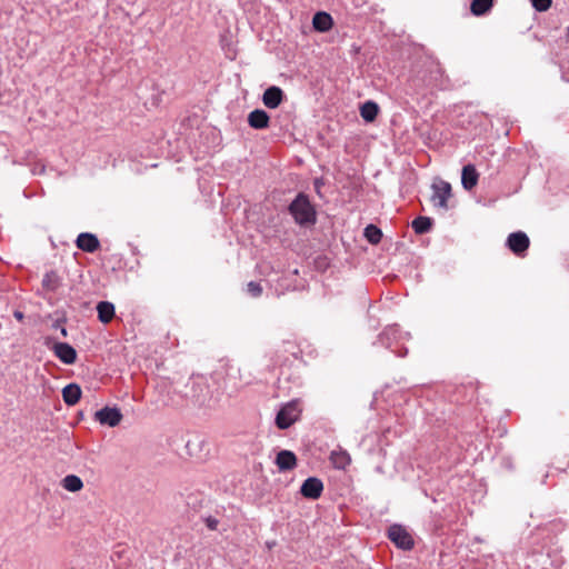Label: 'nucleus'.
<instances>
[{"label":"nucleus","mask_w":569,"mask_h":569,"mask_svg":"<svg viewBox=\"0 0 569 569\" xmlns=\"http://www.w3.org/2000/svg\"><path fill=\"white\" fill-rule=\"evenodd\" d=\"M289 213L295 222L306 227L315 224L317 221V212L311 204L309 197L305 192H299L288 207Z\"/></svg>","instance_id":"f257e3e1"},{"label":"nucleus","mask_w":569,"mask_h":569,"mask_svg":"<svg viewBox=\"0 0 569 569\" xmlns=\"http://www.w3.org/2000/svg\"><path fill=\"white\" fill-rule=\"evenodd\" d=\"M183 397L194 406L204 407L210 406V390L209 386L202 378H191L181 391Z\"/></svg>","instance_id":"f03ea898"},{"label":"nucleus","mask_w":569,"mask_h":569,"mask_svg":"<svg viewBox=\"0 0 569 569\" xmlns=\"http://www.w3.org/2000/svg\"><path fill=\"white\" fill-rule=\"evenodd\" d=\"M301 408L299 400L295 399L284 403L276 416V426L286 430L290 428L300 417Z\"/></svg>","instance_id":"7ed1b4c3"},{"label":"nucleus","mask_w":569,"mask_h":569,"mask_svg":"<svg viewBox=\"0 0 569 569\" xmlns=\"http://www.w3.org/2000/svg\"><path fill=\"white\" fill-rule=\"evenodd\" d=\"M388 538L396 545L397 548L408 551L415 546L412 536L401 525H391L388 528Z\"/></svg>","instance_id":"20e7f679"},{"label":"nucleus","mask_w":569,"mask_h":569,"mask_svg":"<svg viewBox=\"0 0 569 569\" xmlns=\"http://www.w3.org/2000/svg\"><path fill=\"white\" fill-rule=\"evenodd\" d=\"M431 201L435 207L448 210V199L452 196L451 184L447 181L439 180L433 182Z\"/></svg>","instance_id":"39448f33"},{"label":"nucleus","mask_w":569,"mask_h":569,"mask_svg":"<svg viewBox=\"0 0 569 569\" xmlns=\"http://www.w3.org/2000/svg\"><path fill=\"white\" fill-rule=\"evenodd\" d=\"M530 244L529 237L522 231H516L508 236L506 246L518 257H523Z\"/></svg>","instance_id":"423d86ee"},{"label":"nucleus","mask_w":569,"mask_h":569,"mask_svg":"<svg viewBox=\"0 0 569 569\" xmlns=\"http://www.w3.org/2000/svg\"><path fill=\"white\" fill-rule=\"evenodd\" d=\"M94 419L102 426L116 427L122 419V413L117 407H103L94 412Z\"/></svg>","instance_id":"0eeeda50"},{"label":"nucleus","mask_w":569,"mask_h":569,"mask_svg":"<svg viewBox=\"0 0 569 569\" xmlns=\"http://www.w3.org/2000/svg\"><path fill=\"white\" fill-rule=\"evenodd\" d=\"M322 491H323V483L317 477L307 478L300 487V493L305 498L312 499V500L318 499L321 496Z\"/></svg>","instance_id":"6e6552de"},{"label":"nucleus","mask_w":569,"mask_h":569,"mask_svg":"<svg viewBox=\"0 0 569 569\" xmlns=\"http://www.w3.org/2000/svg\"><path fill=\"white\" fill-rule=\"evenodd\" d=\"M52 351L64 365H73L77 360L76 349L67 342H56L52 346Z\"/></svg>","instance_id":"1a4fd4ad"},{"label":"nucleus","mask_w":569,"mask_h":569,"mask_svg":"<svg viewBox=\"0 0 569 569\" xmlns=\"http://www.w3.org/2000/svg\"><path fill=\"white\" fill-rule=\"evenodd\" d=\"M284 92L280 87L270 86L262 94V102L269 109L278 108L284 100Z\"/></svg>","instance_id":"9d476101"},{"label":"nucleus","mask_w":569,"mask_h":569,"mask_svg":"<svg viewBox=\"0 0 569 569\" xmlns=\"http://www.w3.org/2000/svg\"><path fill=\"white\" fill-rule=\"evenodd\" d=\"M76 246L88 253H93L100 248L98 237L90 232H81L76 239Z\"/></svg>","instance_id":"9b49d317"},{"label":"nucleus","mask_w":569,"mask_h":569,"mask_svg":"<svg viewBox=\"0 0 569 569\" xmlns=\"http://www.w3.org/2000/svg\"><path fill=\"white\" fill-rule=\"evenodd\" d=\"M248 124L256 130L269 128L270 117L263 109H254L248 114Z\"/></svg>","instance_id":"f8f14e48"},{"label":"nucleus","mask_w":569,"mask_h":569,"mask_svg":"<svg viewBox=\"0 0 569 569\" xmlns=\"http://www.w3.org/2000/svg\"><path fill=\"white\" fill-rule=\"evenodd\" d=\"M276 465L280 471H290L297 466V457L290 450H281L277 453Z\"/></svg>","instance_id":"ddd939ff"},{"label":"nucleus","mask_w":569,"mask_h":569,"mask_svg":"<svg viewBox=\"0 0 569 569\" xmlns=\"http://www.w3.org/2000/svg\"><path fill=\"white\" fill-rule=\"evenodd\" d=\"M478 179L479 173L473 164L469 163L463 166L461 171V184L466 190H472L477 186Z\"/></svg>","instance_id":"4468645a"},{"label":"nucleus","mask_w":569,"mask_h":569,"mask_svg":"<svg viewBox=\"0 0 569 569\" xmlns=\"http://www.w3.org/2000/svg\"><path fill=\"white\" fill-rule=\"evenodd\" d=\"M333 26L332 17L326 11H318L312 18V27L318 32H327Z\"/></svg>","instance_id":"2eb2a0df"},{"label":"nucleus","mask_w":569,"mask_h":569,"mask_svg":"<svg viewBox=\"0 0 569 569\" xmlns=\"http://www.w3.org/2000/svg\"><path fill=\"white\" fill-rule=\"evenodd\" d=\"M402 338V333L399 330L397 325H392L387 327L383 332H381L378 337V341L381 346L386 348H390L393 341H398Z\"/></svg>","instance_id":"dca6fc26"},{"label":"nucleus","mask_w":569,"mask_h":569,"mask_svg":"<svg viewBox=\"0 0 569 569\" xmlns=\"http://www.w3.org/2000/svg\"><path fill=\"white\" fill-rule=\"evenodd\" d=\"M82 395L81 388L77 383H69L62 389V399L66 405L74 406Z\"/></svg>","instance_id":"f3484780"},{"label":"nucleus","mask_w":569,"mask_h":569,"mask_svg":"<svg viewBox=\"0 0 569 569\" xmlns=\"http://www.w3.org/2000/svg\"><path fill=\"white\" fill-rule=\"evenodd\" d=\"M98 319L102 323H109L116 313V308L112 302L109 301H100L97 305Z\"/></svg>","instance_id":"a211bd4d"},{"label":"nucleus","mask_w":569,"mask_h":569,"mask_svg":"<svg viewBox=\"0 0 569 569\" xmlns=\"http://www.w3.org/2000/svg\"><path fill=\"white\" fill-rule=\"evenodd\" d=\"M42 288L49 292H56L62 284L61 277L53 270L44 273L42 281Z\"/></svg>","instance_id":"6ab92c4d"},{"label":"nucleus","mask_w":569,"mask_h":569,"mask_svg":"<svg viewBox=\"0 0 569 569\" xmlns=\"http://www.w3.org/2000/svg\"><path fill=\"white\" fill-rule=\"evenodd\" d=\"M379 112V107L375 101H366L360 107V116L367 122H372Z\"/></svg>","instance_id":"aec40b11"},{"label":"nucleus","mask_w":569,"mask_h":569,"mask_svg":"<svg viewBox=\"0 0 569 569\" xmlns=\"http://www.w3.org/2000/svg\"><path fill=\"white\" fill-rule=\"evenodd\" d=\"M432 223L431 218L420 216L412 220L411 227L417 234H425L431 230Z\"/></svg>","instance_id":"412c9836"},{"label":"nucleus","mask_w":569,"mask_h":569,"mask_svg":"<svg viewBox=\"0 0 569 569\" xmlns=\"http://www.w3.org/2000/svg\"><path fill=\"white\" fill-rule=\"evenodd\" d=\"M493 7V0H472L470 11L473 16L480 17L488 13Z\"/></svg>","instance_id":"4be33fe9"},{"label":"nucleus","mask_w":569,"mask_h":569,"mask_svg":"<svg viewBox=\"0 0 569 569\" xmlns=\"http://www.w3.org/2000/svg\"><path fill=\"white\" fill-rule=\"evenodd\" d=\"M62 487L70 492H78L83 488V482L76 475H68L62 479Z\"/></svg>","instance_id":"5701e85b"},{"label":"nucleus","mask_w":569,"mask_h":569,"mask_svg":"<svg viewBox=\"0 0 569 569\" xmlns=\"http://www.w3.org/2000/svg\"><path fill=\"white\" fill-rule=\"evenodd\" d=\"M365 237L371 244H377L382 238V231L375 224L365 228Z\"/></svg>","instance_id":"b1692460"},{"label":"nucleus","mask_w":569,"mask_h":569,"mask_svg":"<svg viewBox=\"0 0 569 569\" xmlns=\"http://www.w3.org/2000/svg\"><path fill=\"white\" fill-rule=\"evenodd\" d=\"M331 460L338 469H345L351 462V458L346 451L332 452Z\"/></svg>","instance_id":"393cba45"},{"label":"nucleus","mask_w":569,"mask_h":569,"mask_svg":"<svg viewBox=\"0 0 569 569\" xmlns=\"http://www.w3.org/2000/svg\"><path fill=\"white\" fill-rule=\"evenodd\" d=\"M530 1H531V6L538 12L547 11L552 4V0H530Z\"/></svg>","instance_id":"a878e982"},{"label":"nucleus","mask_w":569,"mask_h":569,"mask_svg":"<svg viewBox=\"0 0 569 569\" xmlns=\"http://www.w3.org/2000/svg\"><path fill=\"white\" fill-rule=\"evenodd\" d=\"M247 291L250 296L257 298V297H260L261 293H262V287L259 282H256V281H250L248 284H247Z\"/></svg>","instance_id":"bb28decb"},{"label":"nucleus","mask_w":569,"mask_h":569,"mask_svg":"<svg viewBox=\"0 0 569 569\" xmlns=\"http://www.w3.org/2000/svg\"><path fill=\"white\" fill-rule=\"evenodd\" d=\"M66 322V319L64 318H59L57 319L53 323H52V328L53 329H58V331H60L61 336L63 338H66L68 336V331L66 329V327L63 326Z\"/></svg>","instance_id":"cd10ccee"},{"label":"nucleus","mask_w":569,"mask_h":569,"mask_svg":"<svg viewBox=\"0 0 569 569\" xmlns=\"http://www.w3.org/2000/svg\"><path fill=\"white\" fill-rule=\"evenodd\" d=\"M204 523L210 530H217L219 520L212 516H208L204 518Z\"/></svg>","instance_id":"c85d7f7f"},{"label":"nucleus","mask_w":569,"mask_h":569,"mask_svg":"<svg viewBox=\"0 0 569 569\" xmlns=\"http://www.w3.org/2000/svg\"><path fill=\"white\" fill-rule=\"evenodd\" d=\"M323 184H325V183H323L322 178H317V179L315 180L313 186H315V189H316V191H317L318 193H320V189H321V187H322Z\"/></svg>","instance_id":"c756f323"},{"label":"nucleus","mask_w":569,"mask_h":569,"mask_svg":"<svg viewBox=\"0 0 569 569\" xmlns=\"http://www.w3.org/2000/svg\"><path fill=\"white\" fill-rule=\"evenodd\" d=\"M13 317H14L17 320H19V321H22V320H23V318H24V315H23V312H22V311H20V310H16V311L13 312Z\"/></svg>","instance_id":"7c9ffc66"},{"label":"nucleus","mask_w":569,"mask_h":569,"mask_svg":"<svg viewBox=\"0 0 569 569\" xmlns=\"http://www.w3.org/2000/svg\"><path fill=\"white\" fill-rule=\"evenodd\" d=\"M44 171V166H41L40 169L34 168L33 173H42Z\"/></svg>","instance_id":"2f4dec72"},{"label":"nucleus","mask_w":569,"mask_h":569,"mask_svg":"<svg viewBox=\"0 0 569 569\" xmlns=\"http://www.w3.org/2000/svg\"><path fill=\"white\" fill-rule=\"evenodd\" d=\"M566 36H567V38H569V26L566 29Z\"/></svg>","instance_id":"473e14b6"}]
</instances>
